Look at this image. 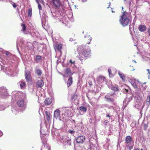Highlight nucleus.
<instances>
[{
	"instance_id": "1",
	"label": "nucleus",
	"mask_w": 150,
	"mask_h": 150,
	"mask_svg": "<svg viewBox=\"0 0 150 150\" xmlns=\"http://www.w3.org/2000/svg\"><path fill=\"white\" fill-rule=\"evenodd\" d=\"M25 95L21 92L15 91L12 93V98L15 100L19 99L17 101V104L20 107L24 108L25 103L24 99L25 98Z\"/></svg>"
},
{
	"instance_id": "2",
	"label": "nucleus",
	"mask_w": 150,
	"mask_h": 150,
	"mask_svg": "<svg viewBox=\"0 0 150 150\" xmlns=\"http://www.w3.org/2000/svg\"><path fill=\"white\" fill-rule=\"evenodd\" d=\"M79 54V58L81 60L85 59L91 54L90 47L84 45L79 46L77 49Z\"/></svg>"
},
{
	"instance_id": "3",
	"label": "nucleus",
	"mask_w": 150,
	"mask_h": 150,
	"mask_svg": "<svg viewBox=\"0 0 150 150\" xmlns=\"http://www.w3.org/2000/svg\"><path fill=\"white\" fill-rule=\"evenodd\" d=\"M129 82L132 86L136 88V94L137 96H135L134 98L136 101L137 102H140L142 100V96L143 95L142 92L140 89H138L137 87V85L131 79H130Z\"/></svg>"
},
{
	"instance_id": "4",
	"label": "nucleus",
	"mask_w": 150,
	"mask_h": 150,
	"mask_svg": "<svg viewBox=\"0 0 150 150\" xmlns=\"http://www.w3.org/2000/svg\"><path fill=\"white\" fill-rule=\"evenodd\" d=\"M127 87V88L123 89L124 93H127L128 94L127 95V96H129V95H130L129 97L126 98L123 101V105L125 107L127 106L129 102L132 100L133 97V95L130 93H131V90L128 87Z\"/></svg>"
},
{
	"instance_id": "5",
	"label": "nucleus",
	"mask_w": 150,
	"mask_h": 150,
	"mask_svg": "<svg viewBox=\"0 0 150 150\" xmlns=\"http://www.w3.org/2000/svg\"><path fill=\"white\" fill-rule=\"evenodd\" d=\"M128 14V13L125 12H124L119 20L121 24L124 27L127 26L131 22L130 19L127 16Z\"/></svg>"
},
{
	"instance_id": "6",
	"label": "nucleus",
	"mask_w": 150,
	"mask_h": 150,
	"mask_svg": "<svg viewBox=\"0 0 150 150\" xmlns=\"http://www.w3.org/2000/svg\"><path fill=\"white\" fill-rule=\"evenodd\" d=\"M57 140L65 145L70 146L71 144V140L66 136L58 135Z\"/></svg>"
},
{
	"instance_id": "7",
	"label": "nucleus",
	"mask_w": 150,
	"mask_h": 150,
	"mask_svg": "<svg viewBox=\"0 0 150 150\" xmlns=\"http://www.w3.org/2000/svg\"><path fill=\"white\" fill-rule=\"evenodd\" d=\"M116 95L114 93H107L105 96L106 101L108 102L111 103L115 104L116 102L115 100L116 98Z\"/></svg>"
},
{
	"instance_id": "8",
	"label": "nucleus",
	"mask_w": 150,
	"mask_h": 150,
	"mask_svg": "<svg viewBox=\"0 0 150 150\" xmlns=\"http://www.w3.org/2000/svg\"><path fill=\"white\" fill-rule=\"evenodd\" d=\"M134 144V142L132 140V139L130 136H127L126 137L125 145L127 148L129 150H131L132 149Z\"/></svg>"
},
{
	"instance_id": "9",
	"label": "nucleus",
	"mask_w": 150,
	"mask_h": 150,
	"mask_svg": "<svg viewBox=\"0 0 150 150\" xmlns=\"http://www.w3.org/2000/svg\"><path fill=\"white\" fill-rule=\"evenodd\" d=\"M8 96L6 88L4 86L0 87V98H5Z\"/></svg>"
},
{
	"instance_id": "10",
	"label": "nucleus",
	"mask_w": 150,
	"mask_h": 150,
	"mask_svg": "<svg viewBox=\"0 0 150 150\" xmlns=\"http://www.w3.org/2000/svg\"><path fill=\"white\" fill-rule=\"evenodd\" d=\"M60 111L59 109H57L54 111V118L56 119H59L60 120L64 119V117L61 116L60 115Z\"/></svg>"
},
{
	"instance_id": "11",
	"label": "nucleus",
	"mask_w": 150,
	"mask_h": 150,
	"mask_svg": "<svg viewBox=\"0 0 150 150\" xmlns=\"http://www.w3.org/2000/svg\"><path fill=\"white\" fill-rule=\"evenodd\" d=\"M2 71L5 72L8 75H11L13 72V71L8 68L6 67L4 69V67L3 66L0 64V71Z\"/></svg>"
},
{
	"instance_id": "12",
	"label": "nucleus",
	"mask_w": 150,
	"mask_h": 150,
	"mask_svg": "<svg viewBox=\"0 0 150 150\" xmlns=\"http://www.w3.org/2000/svg\"><path fill=\"white\" fill-rule=\"evenodd\" d=\"M51 4L53 7L56 9H58L61 5L59 0H52Z\"/></svg>"
},
{
	"instance_id": "13",
	"label": "nucleus",
	"mask_w": 150,
	"mask_h": 150,
	"mask_svg": "<svg viewBox=\"0 0 150 150\" xmlns=\"http://www.w3.org/2000/svg\"><path fill=\"white\" fill-rule=\"evenodd\" d=\"M53 17L54 18L56 19L59 20L60 21H61V19L63 18V16L61 15L58 12H57L56 13H52ZM63 21V19L62 20Z\"/></svg>"
},
{
	"instance_id": "14",
	"label": "nucleus",
	"mask_w": 150,
	"mask_h": 150,
	"mask_svg": "<svg viewBox=\"0 0 150 150\" xmlns=\"http://www.w3.org/2000/svg\"><path fill=\"white\" fill-rule=\"evenodd\" d=\"M5 54L6 56L4 59L8 62L11 61L13 58V55L8 51L5 52Z\"/></svg>"
},
{
	"instance_id": "15",
	"label": "nucleus",
	"mask_w": 150,
	"mask_h": 150,
	"mask_svg": "<svg viewBox=\"0 0 150 150\" xmlns=\"http://www.w3.org/2000/svg\"><path fill=\"white\" fill-rule=\"evenodd\" d=\"M41 138L44 145V147L41 149V150H50L49 148L47 146H45V145H46L47 142L46 139L44 138L42 136H41Z\"/></svg>"
},
{
	"instance_id": "16",
	"label": "nucleus",
	"mask_w": 150,
	"mask_h": 150,
	"mask_svg": "<svg viewBox=\"0 0 150 150\" xmlns=\"http://www.w3.org/2000/svg\"><path fill=\"white\" fill-rule=\"evenodd\" d=\"M36 86L37 88H41L44 85V82L42 79L38 80L36 82Z\"/></svg>"
},
{
	"instance_id": "17",
	"label": "nucleus",
	"mask_w": 150,
	"mask_h": 150,
	"mask_svg": "<svg viewBox=\"0 0 150 150\" xmlns=\"http://www.w3.org/2000/svg\"><path fill=\"white\" fill-rule=\"evenodd\" d=\"M25 79L29 83L31 81V75L29 72H25Z\"/></svg>"
},
{
	"instance_id": "18",
	"label": "nucleus",
	"mask_w": 150,
	"mask_h": 150,
	"mask_svg": "<svg viewBox=\"0 0 150 150\" xmlns=\"http://www.w3.org/2000/svg\"><path fill=\"white\" fill-rule=\"evenodd\" d=\"M18 84L20 86L21 88V89H24L26 87L25 83V81L23 80H22L19 81L18 83Z\"/></svg>"
},
{
	"instance_id": "19",
	"label": "nucleus",
	"mask_w": 150,
	"mask_h": 150,
	"mask_svg": "<svg viewBox=\"0 0 150 150\" xmlns=\"http://www.w3.org/2000/svg\"><path fill=\"white\" fill-rule=\"evenodd\" d=\"M85 139V136H81L78 137L76 139V141L77 143H81L84 142Z\"/></svg>"
},
{
	"instance_id": "20",
	"label": "nucleus",
	"mask_w": 150,
	"mask_h": 150,
	"mask_svg": "<svg viewBox=\"0 0 150 150\" xmlns=\"http://www.w3.org/2000/svg\"><path fill=\"white\" fill-rule=\"evenodd\" d=\"M79 113L81 115H83L87 110V108L84 106H82L79 107Z\"/></svg>"
},
{
	"instance_id": "21",
	"label": "nucleus",
	"mask_w": 150,
	"mask_h": 150,
	"mask_svg": "<svg viewBox=\"0 0 150 150\" xmlns=\"http://www.w3.org/2000/svg\"><path fill=\"white\" fill-rule=\"evenodd\" d=\"M35 71L38 76H41L42 74V71L41 69L38 68L37 67L35 69Z\"/></svg>"
},
{
	"instance_id": "22",
	"label": "nucleus",
	"mask_w": 150,
	"mask_h": 150,
	"mask_svg": "<svg viewBox=\"0 0 150 150\" xmlns=\"http://www.w3.org/2000/svg\"><path fill=\"white\" fill-rule=\"evenodd\" d=\"M108 87L110 88H111L114 91H117L119 90L118 86L117 85H111V86H109L108 85Z\"/></svg>"
},
{
	"instance_id": "23",
	"label": "nucleus",
	"mask_w": 150,
	"mask_h": 150,
	"mask_svg": "<svg viewBox=\"0 0 150 150\" xmlns=\"http://www.w3.org/2000/svg\"><path fill=\"white\" fill-rule=\"evenodd\" d=\"M21 26L22 28V30H21L23 31L25 34H28L29 33V32L28 31V30L26 29V28L25 25L24 24H22Z\"/></svg>"
},
{
	"instance_id": "24",
	"label": "nucleus",
	"mask_w": 150,
	"mask_h": 150,
	"mask_svg": "<svg viewBox=\"0 0 150 150\" xmlns=\"http://www.w3.org/2000/svg\"><path fill=\"white\" fill-rule=\"evenodd\" d=\"M52 102L51 98H46L44 101V103L45 105H48L51 103Z\"/></svg>"
},
{
	"instance_id": "25",
	"label": "nucleus",
	"mask_w": 150,
	"mask_h": 150,
	"mask_svg": "<svg viewBox=\"0 0 150 150\" xmlns=\"http://www.w3.org/2000/svg\"><path fill=\"white\" fill-rule=\"evenodd\" d=\"M54 49L56 50H57L58 51H60L61 50L62 48V45L60 43H59L58 44H57L54 46Z\"/></svg>"
},
{
	"instance_id": "26",
	"label": "nucleus",
	"mask_w": 150,
	"mask_h": 150,
	"mask_svg": "<svg viewBox=\"0 0 150 150\" xmlns=\"http://www.w3.org/2000/svg\"><path fill=\"white\" fill-rule=\"evenodd\" d=\"M35 61L37 63L40 62L42 61V57L40 55L37 56L35 58Z\"/></svg>"
},
{
	"instance_id": "27",
	"label": "nucleus",
	"mask_w": 150,
	"mask_h": 150,
	"mask_svg": "<svg viewBox=\"0 0 150 150\" xmlns=\"http://www.w3.org/2000/svg\"><path fill=\"white\" fill-rule=\"evenodd\" d=\"M105 78L103 76H99L98 79V82L100 83L103 82L105 80Z\"/></svg>"
},
{
	"instance_id": "28",
	"label": "nucleus",
	"mask_w": 150,
	"mask_h": 150,
	"mask_svg": "<svg viewBox=\"0 0 150 150\" xmlns=\"http://www.w3.org/2000/svg\"><path fill=\"white\" fill-rule=\"evenodd\" d=\"M146 29V27L144 25H140L139 27V30L141 32H143Z\"/></svg>"
},
{
	"instance_id": "29",
	"label": "nucleus",
	"mask_w": 150,
	"mask_h": 150,
	"mask_svg": "<svg viewBox=\"0 0 150 150\" xmlns=\"http://www.w3.org/2000/svg\"><path fill=\"white\" fill-rule=\"evenodd\" d=\"M72 78L71 77H70L67 81V85L68 87H69L72 84Z\"/></svg>"
},
{
	"instance_id": "30",
	"label": "nucleus",
	"mask_w": 150,
	"mask_h": 150,
	"mask_svg": "<svg viewBox=\"0 0 150 150\" xmlns=\"http://www.w3.org/2000/svg\"><path fill=\"white\" fill-rule=\"evenodd\" d=\"M118 72L120 78L122 79L123 80H124L125 77L124 74L119 71H118Z\"/></svg>"
},
{
	"instance_id": "31",
	"label": "nucleus",
	"mask_w": 150,
	"mask_h": 150,
	"mask_svg": "<svg viewBox=\"0 0 150 150\" xmlns=\"http://www.w3.org/2000/svg\"><path fill=\"white\" fill-rule=\"evenodd\" d=\"M71 74V71L70 69H66L65 71V75L67 76Z\"/></svg>"
},
{
	"instance_id": "32",
	"label": "nucleus",
	"mask_w": 150,
	"mask_h": 150,
	"mask_svg": "<svg viewBox=\"0 0 150 150\" xmlns=\"http://www.w3.org/2000/svg\"><path fill=\"white\" fill-rule=\"evenodd\" d=\"M146 103L148 106H149L150 104V95L149 94L147 97Z\"/></svg>"
},
{
	"instance_id": "33",
	"label": "nucleus",
	"mask_w": 150,
	"mask_h": 150,
	"mask_svg": "<svg viewBox=\"0 0 150 150\" xmlns=\"http://www.w3.org/2000/svg\"><path fill=\"white\" fill-rule=\"evenodd\" d=\"M45 114H46V117L47 119V120L49 121L50 120V113L46 111L45 112Z\"/></svg>"
},
{
	"instance_id": "34",
	"label": "nucleus",
	"mask_w": 150,
	"mask_h": 150,
	"mask_svg": "<svg viewBox=\"0 0 150 150\" xmlns=\"http://www.w3.org/2000/svg\"><path fill=\"white\" fill-rule=\"evenodd\" d=\"M84 38H85L88 39L89 40L90 42H87V44H90V41L92 40V38L91 37H90V35H86L85 36Z\"/></svg>"
},
{
	"instance_id": "35",
	"label": "nucleus",
	"mask_w": 150,
	"mask_h": 150,
	"mask_svg": "<svg viewBox=\"0 0 150 150\" xmlns=\"http://www.w3.org/2000/svg\"><path fill=\"white\" fill-rule=\"evenodd\" d=\"M6 108V107L2 103H0V111L4 110Z\"/></svg>"
},
{
	"instance_id": "36",
	"label": "nucleus",
	"mask_w": 150,
	"mask_h": 150,
	"mask_svg": "<svg viewBox=\"0 0 150 150\" xmlns=\"http://www.w3.org/2000/svg\"><path fill=\"white\" fill-rule=\"evenodd\" d=\"M32 15V9L31 8L28 9V17H30Z\"/></svg>"
},
{
	"instance_id": "37",
	"label": "nucleus",
	"mask_w": 150,
	"mask_h": 150,
	"mask_svg": "<svg viewBox=\"0 0 150 150\" xmlns=\"http://www.w3.org/2000/svg\"><path fill=\"white\" fill-rule=\"evenodd\" d=\"M35 30H33V33L31 32V35L33 37H35V36H37V34H38V33H37V32L35 33Z\"/></svg>"
},
{
	"instance_id": "38",
	"label": "nucleus",
	"mask_w": 150,
	"mask_h": 150,
	"mask_svg": "<svg viewBox=\"0 0 150 150\" xmlns=\"http://www.w3.org/2000/svg\"><path fill=\"white\" fill-rule=\"evenodd\" d=\"M36 1L38 4V8L39 10H42V6L39 3L38 0H36Z\"/></svg>"
},
{
	"instance_id": "39",
	"label": "nucleus",
	"mask_w": 150,
	"mask_h": 150,
	"mask_svg": "<svg viewBox=\"0 0 150 150\" xmlns=\"http://www.w3.org/2000/svg\"><path fill=\"white\" fill-rule=\"evenodd\" d=\"M18 111V110L16 108H12V112H13L15 114H16L17 112H15V111Z\"/></svg>"
},
{
	"instance_id": "40",
	"label": "nucleus",
	"mask_w": 150,
	"mask_h": 150,
	"mask_svg": "<svg viewBox=\"0 0 150 150\" xmlns=\"http://www.w3.org/2000/svg\"><path fill=\"white\" fill-rule=\"evenodd\" d=\"M19 41L22 43V44L24 45H25V42L23 40V38H20V39L19 40Z\"/></svg>"
},
{
	"instance_id": "41",
	"label": "nucleus",
	"mask_w": 150,
	"mask_h": 150,
	"mask_svg": "<svg viewBox=\"0 0 150 150\" xmlns=\"http://www.w3.org/2000/svg\"><path fill=\"white\" fill-rule=\"evenodd\" d=\"M147 71L148 72L147 75H148V78L149 79L150 78V71L149 69H146Z\"/></svg>"
},
{
	"instance_id": "42",
	"label": "nucleus",
	"mask_w": 150,
	"mask_h": 150,
	"mask_svg": "<svg viewBox=\"0 0 150 150\" xmlns=\"http://www.w3.org/2000/svg\"><path fill=\"white\" fill-rule=\"evenodd\" d=\"M75 62V61H72L71 60H70L69 61V63L68 64L69 66H70L71 64H73Z\"/></svg>"
},
{
	"instance_id": "43",
	"label": "nucleus",
	"mask_w": 150,
	"mask_h": 150,
	"mask_svg": "<svg viewBox=\"0 0 150 150\" xmlns=\"http://www.w3.org/2000/svg\"><path fill=\"white\" fill-rule=\"evenodd\" d=\"M108 123L109 121L108 120H105L103 122V124L105 126H106Z\"/></svg>"
},
{
	"instance_id": "44",
	"label": "nucleus",
	"mask_w": 150,
	"mask_h": 150,
	"mask_svg": "<svg viewBox=\"0 0 150 150\" xmlns=\"http://www.w3.org/2000/svg\"><path fill=\"white\" fill-rule=\"evenodd\" d=\"M108 71L109 74V75L110 76H112V74L111 73V70L110 69H108Z\"/></svg>"
},
{
	"instance_id": "45",
	"label": "nucleus",
	"mask_w": 150,
	"mask_h": 150,
	"mask_svg": "<svg viewBox=\"0 0 150 150\" xmlns=\"http://www.w3.org/2000/svg\"><path fill=\"white\" fill-rule=\"evenodd\" d=\"M75 131L74 130H69L68 131V132L71 134H73L74 133Z\"/></svg>"
},
{
	"instance_id": "46",
	"label": "nucleus",
	"mask_w": 150,
	"mask_h": 150,
	"mask_svg": "<svg viewBox=\"0 0 150 150\" xmlns=\"http://www.w3.org/2000/svg\"><path fill=\"white\" fill-rule=\"evenodd\" d=\"M90 150H97V149L96 148V147H95V146H91V149H90Z\"/></svg>"
},
{
	"instance_id": "47",
	"label": "nucleus",
	"mask_w": 150,
	"mask_h": 150,
	"mask_svg": "<svg viewBox=\"0 0 150 150\" xmlns=\"http://www.w3.org/2000/svg\"><path fill=\"white\" fill-rule=\"evenodd\" d=\"M12 5L13 6V7L14 8H16L17 7V5L14 3H13L12 4Z\"/></svg>"
},
{
	"instance_id": "48",
	"label": "nucleus",
	"mask_w": 150,
	"mask_h": 150,
	"mask_svg": "<svg viewBox=\"0 0 150 150\" xmlns=\"http://www.w3.org/2000/svg\"><path fill=\"white\" fill-rule=\"evenodd\" d=\"M144 128H145L144 129L146 130L148 127V125L146 124H144Z\"/></svg>"
},
{
	"instance_id": "49",
	"label": "nucleus",
	"mask_w": 150,
	"mask_h": 150,
	"mask_svg": "<svg viewBox=\"0 0 150 150\" xmlns=\"http://www.w3.org/2000/svg\"><path fill=\"white\" fill-rule=\"evenodd\" d=\"M136 108H137V109H140V106L139 105L137 104L135 106Z\"/></svg>"
},
{
	"instance_id": "50",
	"label": "nucleus",
	"mask_w": 150,
	"mask_h": 150,
	"mask_svg": "<svg viewBox=\"0 0 150 150\" xmlns=\"http://www.w3.org/2000/svg\"><path fill=\"white\" fill-rule=\"evenodd\" d=\"M81 150H88V149H86L84 146H83L82 147Z\"/></svg>"
},
{
	"instance_id": "51",
	"label": "nucleus",
	"mask_w": 150,
	"mask_h": 150,
	"mask_svg": "<svg viewBox=\"0 0 150 150\" xmlns=\"http://www.w3.org/2000/svg\"><path fill=\"white\" fill-rule=\"evenodd\" d=\"M88 84L90 86H91L92 84V82L91 81H88Z\"/></svg>"
},
{
	"instance_id": "52",
	"label": "nucleus",
	"mask_w": 150,
	"mask_h": 150,
	"mask_svg": "<svg viewBox=\"0 0 150 150\" xmlns=\"http://www.w3.org/2000/svg\"><path fill=\"white\" fill-rule=\"evenodd\" d=\"M70 66L72 67H75V63H74L73 64H71V65H70Z\"/></svg>"
},
{
	"instance_id": "53",
	"label": "nucleus",
	"mask_w": 150,
	"mask_h": 150,
	"mask_svg": "<svg viewBox=\"0 0 150 150\" xmlns=\"http://www.w3.org/2000/svg\"><path fill=\"white\" fill-rule=\"evenodd\" d=\"M132 27H133V26H132V25H129V29L130 31H131V30Z\"/></svg>"
},
{
	"instance_id": "54",
	"label": "nucleus",
	"mask_w": 150,
	"mask_h": 150,
	"mask_svg": "<svg viewBox=\"0 0 150 150\" xmlns=\"http://www.w3.org/2000/svg\"><path fill=\"white\" fill-rule=\"evenodd\" d=\"M3 134V133L0 130V137Z\"/></svg>"
},
{
	"instance_id": "55",
	"label": "nucleus",
	"mask_w": 150,
	"mask_h": 150,
	"mask_svg": "<svg viewBox=\"0 0 150 150\" xmlns=\"http://www.w3.org/2000/svg\"><path fill=\"white\" fill-rule=\"evenodd\" d=\"M111 83H108V85H109V86H111V85H112V84H111Z\"/></svg>"
},
{
	"instance_id": "56",
	"label": "nucleus",
	"mask_w": 150,
	"mask_h": 150,
	"mask_svg": "<svg viewBox=\"0 0 150 150\" xmlns=\"http://www.w3.org/2000/svg\"><path fill=\"white\" fill-rule=\"evenodd\" d=\"M42 127H40V131L41 133H42Z\"/></svg>"
},
{
	"instance_id": "57",
	"label": "nucleus",
	"mask_w": 150,
	"mask_h": 150,
	"mask_svg": "<svg viewBox=\"0 0 150 150\" xmlns=\"http://www.w3.org/2000/svg\"><path fill=\"white\" fill-rule=\"evenodd\" d=\"M132 62L135 63H136V62L135 60H132Z\"/></svg>"
},
{
	"instance_id": "58",
	"label": "nucleus",
	"mask_w": 150,
	"mask_h": 150,
	"mask_svg": "<svg viewBox=\"0 0 150 150\" xmlns=\"http://www.w3.org/2000/svg\"><path fill=\"white\" fill-rule=\"evenodd\" d=\"M106 117H110L111 116L109 114H108V115H107Z\"/></svg>"
},
{
	"instance_id": "59",
	"label": "nucleus",
	"mask_w": 150,
	"mask_h": 150,
	"mask_svg": "<svg viewBox=\"0 0 150 150\" xmlns=\"http://www.w3.org/2000/svg\"><path fill=\"white\" fill-rule=\"evenodd\" d=\"M144 104H143V105H142V108H141V109H142L143 108H144Z\"/></svg>"
},
{
	"instance_id": "60",
	"label": "nucleus",
	"mask_w": 150,
	"mask_h": 150,
	"mask_svg": "<svg viewBox=\"0 0 150 150\" xmlns=\"http://www.w3.org/2000/svg\"><path fill=\"white\" fill-rule=\"evenodd\" d=\"M110 109H114L113 108L112 106H111V107H110Z\"/></svg>"
},
{
	"instance_id": "61",
	"label": "nucleus",
	"mask_w": 150,
	"mask_h": 150,
	"mask_svg": "<svg viewBox=\"0 0 150 150\" xmlns=\"http://www.w3.org/2000/svg\"><path fill=\"white\" fill-rule=\"evenodd\" d=\"M73 40L72 39L70 38V41H72Z\"/></svg>"
},
{
	"instance_id": "62",
	"label": "nucleus",
	"mask_w": 150,
	"mask_h": 150,
	"mask_svg": "<svg viewBox=\"0 0 150 150\" xmlns=\"http://www.w3.org/2000/svg\"><path fill=\"white\" fill-rule=\"evenodd\" d=\"M17 48H18V44H17Z\"/></svg>"
},
{
	"instance_id": "63",
	"label": "nucleus",
	"mask_w": 150,
	"mask_h": 150,
	"mask_svg": "<svg viewBox=\"0 0 150 150\" xmlns=\"http://www.w3.org/2000/svg\"><path fill=\"white\" fill-rule=\"evenodd\" d=\"M149 36H150V32L149 33Z\"/></svg>"
},
{
	"instance_id": "64",
	"label": "nucleus",
	"mask_w": 150,
	"mask_h": 150,
	"mask_svg": "<svg viewBox=\"0 0 150 150\" xmlns=\"http://www.w3.org/2000/svg\"><path fill=\"white\" fill-rule=\"evenodd\" d=\"M135 70V69H133V70Z\"/></svg>"
}]
</instances>
